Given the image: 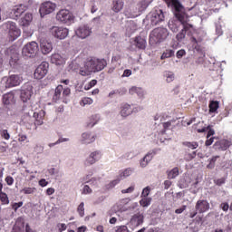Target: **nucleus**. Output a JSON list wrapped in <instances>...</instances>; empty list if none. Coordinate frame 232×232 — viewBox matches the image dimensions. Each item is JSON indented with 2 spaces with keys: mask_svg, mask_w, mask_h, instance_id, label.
<instances>
[{
  "mask_svg": "<svg viewBox=\"0 0 232 232\" xmlns=\"http://www.w3.org/2000/svg\"><path fill=\"white\" fill-rule=\"evenodd\" d=\"M164 1L169 6V5L174 6L176 10L175 16L178 19V21L181 23L183 26L181 31L176 35L177 41L181 43V41H184V39H186V33L189 32V30L193 28V24H189V16L188 15V14L180 11L182 10V4H180L179 0H164Z\"/></svg>",
  "mask_w": 232,
  "mask_h": 232,
  "instance_id": "obj_1",
  "label": "nucleus"
},
{
  "mask_svg": "<svg viewBox=\"0 0 232 232\" xmlns=\"http://www.w3.org/2000/svg\"><path fill=\"white\" fill-rule=\"evenodd\" d=\"M168 37H169V31H168L167 28L157 27L151 31L150 41H154V43H164Z\"/></svg>",
  "mask_w": 232,
  "mask_h": 232,
  "instance_id": "obj_2",
  "label": "nucleus"
},
{
  "mask_svg": "<svg viewBox=\"0 0 232 232\" xmlns=\"http://www.w3.org/2000/svg\"><path fill=\"white\" fill-rule=\"evenodd\" d=\"M39 52V44L36 42L27 43L22 49L23 57L32 59L37 55Z\"/></svg>",
  "mask_w": 232,
  "mask_h": 232,
  "instance_id": "obj_3",
  "label": "nucleus"
},
{
  "mask_svg": "<svg viewBox=\"0 0 232 232\" xmlns=\"http://www.w3.org/2000/svg\"><path fill=\"white\" fill-rule=\"evenodd\" d=\"M190 42H191L192 47L194 48V50H196V52L198 54V57L196 63L198 64H202V63H204V58L206 57V52H204V48H202V46L198 44L199 43L202 42V38L197 39L195 38V36H192L190 38Z\"/></svg>",
  "mask_w": 232,
  "mask_h": 232,
  "instance_id": "obj_4",
  "label": "nucleus"
},
{
  "mask_svg": "<svg viewBox=\"0 0 232 232\" xmlns=\"http://www.w3.org/2000/svg\"><path fill=\"white\" fill-rule=\"evenodd\" d=\"M107 65L108 63L104 59L92 58L86 62V66H89L92 72H102Z\"/></svg>",
  "mask_w": 232,
  "mask_h": 232,
  "instance_id": "obj_5",
  "label": "nucleus"
},
{
  "mask_svg": "<svg viewBox=\"0 0 232 232\" xmlns=\"http://www.w3.org/2000/svg\"><path fill=\"white\" fill-rule=\"evenodd\" d=\"M5 28L8 30L9 41H15V39L21 37V29L17 27L15 22H6Z\"/></svg>",
  "mask_w": 232,
  "mask_h": 232,
  "instance_id": "obj_6",
  "label": "nucleus"
},
{
  "mask_svg": "<svg viewBox=\"0 0 232 232\" xmlns=\"http://www.w3.org/2000/svg\"><path fill=\"white\" fill-rule=\"evenodd\" d=\"M56 21L63 24L73 23V14L68 9H62L56 14Z\"/></svg>",
  "mask_w": 232,
  "mask_h": 232,
  "instance_id": "obj_7",
  "label": "nucleus"
},
{
  "mask_svg": "<svg viewBox=\"0 0 232 232\" xmlns=\"http://www.w3.org/2000/svg\"><path fill=\"white\" fill-rule=\"evenodd\" d=\"M50 34L55 37V39H66L68 37V34H70V31L68 28H65L63 26H53L50 28Z\"/></svg>",
  "mask_w": 232,
  "mask_h": 232,
  "instance_id": "obj_8",
  "label": "nucleus"
},
{
  "mask_svg": "<svg viewBox=\"0 0 232 232\" xmlns=\"http://www.w3.org/2000/svg\"><path fill=\"white\" fill-rule=\"evenodd\" d=\"M50 64L46 62H43L34 71V79H44V77H46V73H48V68Z\"/></svg>",
  "mask_w": 232,
  "mask_h": 232,
  "instance_id": "obj_9",
  "label": "nucleus"
},
{
  "mask_svg": "<svg viewBox=\"0 0 232 232\" xmlns=\"http://www.w3.org/2000/svg\"><path fill=\"white\" fill-rule=\"evenodd\" d=\"M55 8H57V5L52 2H44L39 9V13L42 17H44V15H48V14H52L53 12H55Z\"/></svg>",
  "mask_w": 232,
  "mask_h": 232,
  "instance_id": "obj_10",
  "label": "nucleus"
},
{
  "mask_svg": "<svg viewBox=\"0 0 232 232\" xmlns=\"http://www.w3.org/2000/svg\"><path fill=\"white\" fill-rule=\"evenodd\" d=\"M28 10V6L20 4L17 5H14L13 9L11 10V18L17 21L23 14L25 13V11Z\"/></svg>",
  "mask_w": 232,
  "mask_h": 232,
  "instance_id": "obj_11",
  "label": "nucleus"
},
{
  "mask_svg": "<svg viewBox=\"0 0 232 232\" xmlns=\"http://www.w3.org/2000/svg\"><path fill=\"white\" fill-rule=\"evenodd\" d=\"M75 34L80 39H86L92 35V28L88 24L81 25L76 29Z\"/></svg>",
  "mask_w": 232,
  "mask_h": 232,
  "instance_id": "obj_12",
  "label": "nucleus"
},
{
  "mask_svg": "<svg viewBox=\"0 0 232 232\" xmlns=\"http://www.w3.org/2000/svg\"><path fill=\"white\" fill-rule=\"evenodd\" d=\"M162 21H164V12H162V10L159 9L150 14V23L152 26H157V24L162 23Z\"/></svg>",
  "mask_w": 232,
  "mask_h": 232,
  "instance_id": "obj_13",
  "label": "nucleus"
},
{
  "mask_svg": "<svg viewBox=\"0 0 232 232\" xmlns=\"http://www.w3.org/2000/svg\"><path fill=\"white\" fill-rule=\"evenodd\" d=\"M23 82V77L17 74H12L5 82V88H14Z\"/></svg>",
  "mask_w": 232,
  "mask_h": 232,
  "instance_id": "obj_14",
  "label": "nucleus"
},
{
  "mask_svg": "<svg viewBox=\"0 0 232 232\" xmlns=\"http://www.w3.org/2000/svg\"><path fill=\"white\" fill-rule=\"evenodd\" d=\"M195 209L198 213H206L209 211V202L206 199H199L196 203Z\"/></svg>",
  "mask_w": 232,
  "mask_h": 232,
  "instance_id": "obj_15",
  "label": "nucleus"
},
{
  "mask_svg": "<svg viewBox=\"0 0 232 232\" xmlns=\"http://www.w3.org/2000/svg\"><path fill=\"white\" fill-rule=\"evenodd\" d=\"M102 157V154H101V151L99 150L92 152L85 161V166H92V164H95V162L101 160Z\"/></svg>",
  "mask_w": 232,
  "mask_h": 232,
  "instance_id": "obj_16",
  "label": "nucleus"
},
{
  "mask_svg": "<svg viewBox=\"0 0 232 232\" xmlns=\"http://www.w3.org/2000/svg\"><path fill=\"white\" fill-rule=\"evenodd\" d=\"M45 115H46V112L43 110H41L39 112H34L35 128H37V126H43V124H44V116Z\"/></svg>",
  "mask_w": 232,
  "mask_h": 232,
  "instance_id": "obj_17",
  "label": "nucleus"
},
{
  "mask_svg": "<svg viewBox=\"0 0 232 232\" xmlns=\"http://www.w3.org/2000/svg\"><path fill=\"white\" fill-rule=\"evenodd\" d=\"M40 48L42 50V53L44 55H48L52 50H53V46L52 45V42H48V40H41Z\"/></svg>",
  "mask_w": 232,
  "mask_h": 232,
  "instance_id": "obj_18",
  "label": "nucleus"
},
{
  "mask_svg": "<svg viewBox=\"0 0 232 232\" xmlns=\"http://www.w3.org/2000/svg\"><path fill=\"white\" fill-rule=\"evenodd\" d=\"M132 44L139 48V50H145L146 49V39L142 38L141 36H136L132 38Z\"/></svg>",
  "mask_w": 232,
  "mask_h": 232,
  "instance_id": "obj_19",
  "label": "nucleus"
},
{
  "mask_svg": "<svg viewBox=\"0 0 232 232\" xmlns=\"http://www.w3.org/2000/svg\"><path fill=\"white\" fill-rule=\"evenodd\" d=\"M34 21V14L31 13H26L21 19H20V26L26 28V26H30Z\"/></svg>",
  "mask_w": 232,
  "mask_h": 232,
  "instance_id": "obj_20",
  "label": "nucleus"
},
{
  "mask_svg": "<svg viewBox=\"0 0 232 232\" xmlns=\"http://www.w3.org/2000/svg\"><path fill=\"white\" fill-rule=\"evenodd\" d=\"M229 146H231V142L227 140H221L214 144L215 150H219L220 151H226Z\"/></svg>",
  "mask_w": 232,
  "mask_h": 232,
  "instance_id": "obj_21",
  "label": "nucleus"
},
{
  "mask_svg": "<svg viewBox=\"0 0 232 232\" xmlns=\"http://www.w3.org/2000/svg\"><path fill=\"white\" fill-rule=\"evenodd\" d=\"M34 94V91H32V87H29L27 89H23L21 91V99L23 102H28L30 99H32V95Z\"/></svg>",
  "mask_w": 232,
  "mask_h": 232,
  "instance_id": "obj_22",
  "label": "nucleus"
},
{
  "mask_svg": "<svg viewBox=\"0 0 232 232\" xmlns=\"http://www.w3.org/2000/svg\"><path fill=\"white\" fill-rule=\"evenodd\" d=\"M155 155H157V151L152 150L150 152H148L145 157L140 160V166L141 168H146V166H148V164H150L151 159H153V157H155Z\"/></svg>",
  "mask_w": 232,
  "mask_h": 232,
  "instance_id": "obj_23",
  "label": "nucleus"
},
{
  "mask_svg": "<svg viewBox=\"0 0 232 232\" xmlns=\"http://www.w3.org/2000/svg\"><path fill=\"white\" fill-rule=\"evenodd\" d=\"M124 8V1L122 0H113L111 10L115 12V14H119Z\"/></svg>",
  "mask_w": 232,
  "mask_h": 232,
  "instance_id": "obj_24",
  "label": "nucleus"
},
{
  "mask_svg": "<svg viewBox=\"0 0 232 232\" xmlns=\"http://www.w3.org/2000/svg\"><path fill=\"white\" fill-rule=\"evenodd\" d=\"M133 113V109H131V105L128 104V103H124L121 106V110L120 114L121 115V117H129V115Z\"/></svg>",
  "mask_w": 232,
  "mask_h": 232,
  "instance_id": "obj_25",
  "label": "nucleus"
},
{
  "mask_svg": "<svg viewBox=\"0 0 232 232\" xmlns=\"http://www.w3.org/2000/svg\"><path fill=\"white\" fill-rule=\"evenodd\" d=\"M82 144H92V142H95V135L87 132L82 133Z\"/></svg>",
  "mask_w": 232,
  "mask_h": 232,
  "instance_id": "obj_26",
  "label": "nucleus"
},
{
  "mask_svg": "<svg viewBox=\"0 0 232 232\" xmlns=\"http://www.w3.org/2000/svg\"><path fill=\"white\" fill-rule=\"evenodd\" d=\"M13 232H24V221L18 218L13 227Z\"/></svg>",
  "mask_w": 232,
  "mask_h": 232,
  "instance_id": "obj_27",
  "label": "nucleus"
},
{
  "mask_svg": "<svg viewBox=\"0 0 232 232\" xmlns=\"http://www.w3.org/2000/svg\"><path fill=\"white\" fill-rule=\"evenodd\" d=\"M9 64L13 68H15V66H18L19 64V54L17 52L14 51L11 54V58L9 60Z\"/></svg>",
  "mask_w": 232,
  "mask_h": 232,
  "instance_id": "obj_28",
  "label": "nucleus"
},
{
  "mask_svg": "<svg viewBox=\"0 0 232 232\" xmlns=\"http://www.w3.org/2000/svg\"><path fill=\"white\" fill-rule=\"evenodd\" d=\"M63 85H58L54 90V94L53 96V102H57V101L61 100V95L63 93Z\"/></svg>",
  "mask_w": 232,
  "mask_h": 232,
  "instance_id": "obj_29",
  "label": "nucleus"
},
{
  "mask_svg": "<svg viewBox=\"0 0 232 232\" xmlns=\"http://www.w3.org/2000/svg\"><path fill=\"white\" fill-rule=\"evenodd\" d=\"M131 222H134L136 226H140L141 224H144V215L142 214H136L131 218Z\"/></svg>",
  "mask_w": 232,
  "mask_h": 232,
  "instance_id": "obj_30",
  "label": "nucleus"
},
{
  "mask_svg": "<svg viewBox=\"0 0 232 232\" xmlns=\"http://www.w3.org/2000/svg\"><path fill=\"white\" fill-rule=\"evenodd\" d=\"M14 92H7L5 94L3 95V102L4 104H12V102H14Z\"/></svg>",
  "mask_w": 232,
  "mask_h": 232,
  "instance_id": "obj_31",
  "label": "nucleus"
},
{
  "mask_svg": "<svg viewBox=\"0 0 232 232\" xmlns=\"http://www.w3.org/2000/svg\"><path fill=\"white\" fill-rule=\"evenodd\" d=\"M131 173H133V169L131 168H127L121 171H120L119 177L121 180L127 179V177L131 176Z\"/></svg>",
  "mask_w": 232,
  "mask_h": 232,
  "instance_id": "obj_32",
  "label": "nucleus"
},
{
  "mask_svg": "<svg viewBox=\"0 0 232 232\" xmlns=\"http://www.w3.org/2000/svg\"><path fill=\"white\" fill-rule=\"evenodd\" d=\"M35 191H37L35 187H24L22 190H20V193H24V195H34Z\"/></svg>",
  "mask_w": 232,
  "mask_h": 232,
  "instance_id": "obj_33",
  "label": "nucleus"
},
{
  "mask_svg": "<svg viewBox=\"0 0 232 232\" xmlns=\"http://www.w3.org/2000/svg\"><path fill=\"white\" fill-rule=\"evenodd\" d=\"M218 106H219L218 102L211 101L208 105L210 113H215V111L218 110Z\"/></svg>",
  "mask_w": 232,
  "mask_h": 232,
  "instance_id": "obj_34",
  "label": "nucleus"
},
{
  "mask_svg": "<svg viewBox=\"0 0 232 232\" xmlns=\"http://www.w3.org/2000/svg\"><path fill=\"white\" fill-rule=\"evenodd\" d=\"M175 55V51L172 49H167L162 54H161V60L164 59H169V57H173Z\"/></svg>",
  "mask_w": 232,
  "mask_h": 232,
  "instance_id": "obj_35",
  "label": "nucleus"
},
{
  "mask_svg": "<svg viewBox=\"0 0 232 232\" xmlns=\"http://www.w3.org/2000/svg\"><path fill=\"white\" fill-rule=\"evenodd\" d=\"M51 61L54 64H61L63 63V57L59 53H54L51 56Z\"/></svg>",
  "mask_w": 232,
  "mask_h": 232,
  "instance_id": "obj_36",
  "label": "nucleus"
},
{
  "mask_svg": "<svg viewBox=\"0 0 232 232\" xmlns=\"http://www.w3.org/2000/svg\"><path fill=\"white\" fill-rule=\"evenodd\" d=\"M183 146H186V148H189L190 150H197L198 148V142L197 141H184Z\"/></svg>",
  "mask_w": 232,
  "mask_h": 232,
  "instance_id": "obj_37",
  "label": "nucleus"
},
{
  "mask_svg": "<svg viewBox=\"0 0 232 232\" xmlns=\"http://www.w3.org/2000/svg\"><path fill=\"white\" fill-rule=\"evenodd\" d=\"M92 72H93V71H92L90 69V66H86V63H85L84 68L80 69V75L86 77V76L90 75V73H92Z\"/></svg>",
  "mask_w": 232,
  "mask_h": 232,
  "instance_id": "obj_38",
  "label": "nucleus"
},
{
  "mask_svg": "<svg viewBox=\"0 0 232 232\" xmlns=\"http://www.w3.org/2000/svg\"><path fill=\"white\" fill-rule=\"evenodd\" d=\"M0 201L3 205L10 204V199L8 198V195L5 192H0Z\"/></svg>",
  "mask_w": 232,
  "mask_h": 232,
  "instance_id": "obj_39",
  "label": "nucleus"
},
{
  "mask_svg": "<svg viewBox=\"0 0 232 232\" xmlns=\"http://www.w3.org/2000/svg\"><path fill=\"white\" fill-rule=\"evenodd\" d=\"M179 177V169L175 167L168 172V179H176Z\"/></svg>",
  "mask_w": 232,
  "mask_h": 232,
  "instance_id": "obj_40",
  "label": "nucleus"
},
{
  "mask_svg": "<svg viewBox=\"0 0 232 232\" xmlns=\"http://www.w3.org/2000/svg\"><path fill=\"white\" fill-rule=\"evenodd\" d=\"M217 159H220V156H213L208 160L209 163L207 165L208 169H213V168H215V163L217 162Z\"/></svg>",
  "mask_w": 232,
  "mask_h": 232,
  "instance_id": "obj_41",
  "label": "nucleus"
},
{
  "mask_svg": "<svg viewBox=\"0 0 232 232\" xmlns=\"http://www.w3.org/2000/svg\"><path fill=\"white\" fill-rule=\"evenodd\" d=\"M121 179L118 176V179H113L112 181H111L109 184L106 185V188L107 189H113V188H115V186H117V184H119V182H121Z\"/></svg>",
  "mask_w": 232,
  "mask_h": 232,
  "instance_id": "obj_42",
  "label": "nucleus"
},
{
  "mask_svg": "<svg viewBox=\"0 0 232 232\" xmlns=\"http://www.w3.org/2000/svg\"><path fill=\"white\" fill-rule=\"evenodd\" d=\"M150 204H151V198H143L140 201V206H141L142 208H148V206H150Z\"/></svg>",
  "mask_w": 232,
  "mask_h": 232,
  "instance_id": "obj_43",
  "label": "nucleus"
},
{
  "mask_svg": "<svg viewBox=\"0 0 232 232\" xmlns=\"http://www.w3.org/2000/svg\"><path fill=\"white\" fill-rule=\"evenodd\" d=\"M81 106H86L90 104H93V99L90 97H84L81 102H80Z\"/></svg>",
  "mask_w": 232,
  "mask_h": 232,
  "instance_id": "obj_44",
  "label": "nucleus"
},
{
  "mask_svg": "<svg viewBox=\"0 0 232 232\" xmlns=\"http://www.w3.org/2000/svg\"><path fill=\"white\" fill-rule=\"evenodd\" d=\"M130 93L133 95V93H137L140 97L142 95V89L139 87H131L130 89Z\"/></svg>",
  "mask_w": 232,
  "mask_h": 232,
  "instance_id": "obj_45",
  "label": "nucleus"
},
{
  "mask_svg": "<svg viewBox=\"0 0 232 232\" xmlns=\"http://www.w3.org/2000/svg\"><path fill=\"white\" fill-rule=\"evenodd\" d=\"M124 93H126V90L125 89H122L121 91V90H115V91H111L109 93V97H113V95H124Z\"/></svg>",
  "mask_w": 232,
  "mask_h": 232,
  "instance_id": "obj_46",
  "label": "nucleus"
},
{
  "mask_svg": "<svg viewBox=\"0 0 232 232\" xmlns=\"http://www.w3.org/2000/svg\"><path fill=\"white\" fill-rule=\"evenodd\" d=\"M115 232H130V229L126 225L116 227Z\"/></svg>",
  "mask_w": 232,
  "mask_h": 232,
  "instance_id": "obj_47",
  "label": "nucleus"
},
{
  "mask_svg": "<svg viewBox=\"0 0 232 232\" xmlns=\"http://www.w3.org/2000/svg\"><path fill=\"white\" fill-rule=\"evenodd\" d=\"M77 211L80 215V217H84V202H82L79 204L77 208Z\"/></svg>",
  "mask_w": 232,
  "mask_h": 232,
  "instance_id": "obj_48",
  "label": "nucleus"
},
{
  "mask_svg": "<svg viewBox=\"0 0 232 232\" xmlns=\"http://www.w3.org/2000/svg\"><path fill=\"white\" fill-rule=\"evenodd\" d=\"M97 124V120L95 116L90 118V121L87 123V128H93Z\"/></svg>",
  "mask_w": 232,
  "mask_h": 232,
  "instance_id": "obj_49",
  "label": "nucleus"
},
{
  "mask_svg": "<svg viewBox=\"0 0 232 232\" xmlns=\"http://www.w3.org/2000/svg\"><path fill=\"white\" fill-rule=\"evenodd\" d=\"M196 157H197V151H193L186 155L185 160H188V161L193 160V159H195Z\"/></svg>",
  "mask_w": 232,
  "mask_h": 232,
  "instance_id": "obj_50",
  "label": "nucleus"
},
{
  "mask_svg": "<svg viewBox=\"0 0 232 232\" xmlns=\"http://www.w3.org/2000/svg\"><path fill=\"white\" fill-rule=\"evenodd\" d=\"M97 84V80H92L88 84L85 85L84 90H91Z\"/></svg>",
  "mask_w": 232,
  "mask_h": 232,
  "instance_id": "obj_51",
  "label": "nucleus"
},
{
  "mask_svg": "<svg viewBox=\"0 0 232 232\" xmlns=\"http://www.w3.org/2000/svg\"><path fill=\"white\" fill-rule=\"evenodd\" d=\"M150 191H151V188L146 187L145 188H143L141 192V197L148 198V195H150Z\"/></svg>",
  "mask_w": 232,
  "mask_h": 232,
  "instance_id": "obj_52",
  "label": "nucleus"
},
{
  "mask_svg": "<svg viewBox=\"0 0 232 232\" xmlns=\"http://www.w3.org/2000/svg\"><path fill=\"white\" fill-rule=\"evenodd\" d=\"M167 77V82H173V81L175 80V74H173V72H168L166 74Z\"/></svg>",
  "mask_w": 232,
  "mask_h": 232,
  "instance_id": "obj_53",
  "label": "nucleus"
},
{
  "mask_svg": "<svg viewBox=\"0 0 232 232\" xmlns=\"http://www.w3.org/2000/svg\"><path fill=\"white\" fill-rule=\"evenodd\" d=\"M214 184H216V186H222L223 184H226V179L221 178V179H215Z\"/></svg>",
  "mask_w": 232,
  "mask_h": 232,
  "instance_id": "obj_54",
  "label": "nucleus"
},
{
  "mask_svg": "<svg viewBox=\"0 0 232 232\" xmlns=\"http://www.w3.org/2000/svg\"><path fill=\"white\" fill-rule=\"evenodd\" d=\"M19 208H23V201L12 204V209H14V211H17V209H19Z\"/></svg>",
  "mask_w": 232,
  "mask_h": 232,
  "instance_id": "obj_55",
  "label": "nucleus"
},
{
  "mask_svg": "<svg viewBox=\"0 0 232 232\" xmlns=\"http://www.w3.org/2000/svg\"><path fill=\"white\" fill-rule=\"evenodd\" d=\"M184 55H186V50H184V49L179 50L176 53V57L178 59H182V57H184Z\"/></svg>",
  "mask_w": 232,
  "mask_h": 232,
  "instance_id": "obj_56",
  "label": "nucleus"
},
{
  "mask_svg": "<svg viewBox=\"0 0 232 232\" xmlns=\"http://www.w3.org/2000/svg\"><path fill=\"white\" fill-rule=\"evenodd\" d=\"M135 191V186L129 187L127 189H122L121 193L125 195L126 193H133Z\"/></svg>",
  "mask_w": 232,
  "mask_h": 232,
  "instance_id": "obj_57",
  "label": "nucleus"
},
{
  "mask_svg": "<svg viewBox=\"0 0 232 232\" xmlns=\"http://www.w3.org/2000/svg\"><path fill=\"white\" fill-rule=\"evenodd\" d=\"M151 3V1H148V0H142L140 2V6L143 10H146L147 6H150V4Z\"/></svg>",
  "mask_w": 232,
  "mask_h": 232,
  "instance_id": "obj_58",
  "label": "nucleus"
},
{
  "mask_svg": "<svg viewBox=\"0 0 232 232\" xmlns=\"http://www.w3.org/2000/svg\"><path fill=\"white\" fill-rule=\"evenodd\" d=\"M62 92H63V97H68L70 96V93H72V90L68 87L63 89Z\"/></svg>",
  "mask_w": 232,
  "mask_h": 232,
  "instance_id": "obj_59",
  "label": "nucleus"
},
{
  "mask_svg": "<svg viewBox=\"0 0 232 232\" xmlns=\"http://www.w3.org/2000/svg\"><path fill=\"white\" fill-rule=\"evenodd\" d=\"M5 182H6L7 186H13L14 185V179L12 178V176H7L5 178Z\"/></svg>",
  "mask_w": 232,
  "mask_h": 232,
  "instance_id": "obj_60",
  "label": "nucleus"
},
{
  "mask_svg": "<svg viewBox=\"0 0 232 232\" xmlns=\"http://www.w3.org/2000/svg\"><path fill=\"white\" fill-rule=\"evenodd\" d=\"M82 193H83L84 195H89L90 193H92V188H90V186L85 185V186L83 187V191H82Z\"/></svg>",
  "mask_w": 232,
  "mask_h": 232,
  "instance_id": "obj_61",
  "label": "nucleus"
},
{
  "mask_svg": "<svg viewBox=\"0 0 232 232\" xmlns=\"http://www.w3.org/2000/svg\"><path fill=\"white\" fill-rule=\"evenodd\" d=\"M2 137L5 139V140H8L10 139V133H8L7 130H4L2 131Z\"/></svg>",
  "mask_w": 232,
  "mask_h": 232,
  "instance_id": "obj_62",
  "label": "nucleus"
},
{
  "mask_svg": "<svg viewBox=\"0 0 232 232\" xmlns=\"http://www.w3.org/2000/svg\"><path fill=\"white\" fill-rule=\"evenodd\" d=\"M220 208H221V209H223V211H228L229 204H227V203H221L220 204Z\"/></svg>",
  "mask_w": 232,
  "mask_h": 232,
  "instance_id": "obj_63",
  "label": "nucleus"
},
{
  "mask_svg": "<svg viewBox=\"0 0 232 232\" xmlns=\"http://www.w3.org/2000/svg\"><path fill=\"white\" fill-rule=\"evenodd\" d=\"M130 75H131V70L126 69V70L123 72V74L121 75V77H130Z\"/></svg>",
  "mask_w": 232,
  "mask_h": 232,
  "instance_id": "obj_64",
  "label": "nucleus"
}]
</instances>
